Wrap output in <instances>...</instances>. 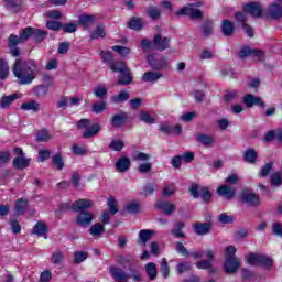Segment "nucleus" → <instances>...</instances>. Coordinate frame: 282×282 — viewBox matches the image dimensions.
Returning a JSON list of instances; mask_svg holds the SVG:
<instances>
[{"instance_id":"nucleus-1","label":"nucleus","mask_w":282,"mask_h":282,"mask_svg":"<svg viewBox=\"0 0 282 282\" xmlns=\"http://www.w3.org/2000/svg\"><path fill=\"white\" fill-rule=\"evenodd\" d=\"M41 64L34 59L23 62L21 58H17L12 72L17 78L18 85H32L36 80V74H41Z\"/></svg>"},{"instance_id":"nucleus-2","label":"nucleus","mask_w":282,"mask_h":282,"mask_svg":"<svg viewBox=\"0 0 282 282\" xmlns=\"http://www.w3.org/2000/svg\"><path fill=\"white\" fill-rule=\"evenodd\" d=\"M199 6H202V2L189 3L178 10L176 17H189L194 21H202L204 19V12L197 9Z\"/></svg>"},{"instance_id":"nucleus-3","label":"nucleus","mask_w":282,"mask_h":282,"mask_svg":"<svg viewBox=\"0 0 282 282\" xmlns=\"http://www.w3.org/2000/svg\"><path fill=\"white\" fill-rule=\"evenodd\" d=\"M189 194L194 199H199L202 197L205 204H210V199H213V194L208 187H200L196 183L192 184L189 187Z\"/></svg>"},{"instance_id":"nucleus-4","label":"nucleus","mask_w":282,"mask_h":282,"mask_svg":"<svg viewBox=\"0 0 282 282\" xmlns=\"http://www.w3.org/2000/svg\"><path fill=\"white\" fill-rule=\"evenodd\" d=\"M239 197L243 204H247V206H251V208H257L261 206V198L251 189H242L239 194Z\"/></svg>"},{"instance_id":"nucleus-5","label":"nucleus","mask_w":282,"mask_h":282,"mask_svg":"<svg viewBox=\"0 0 282 282\" xmlns=\"http://www.w3.org/2000/svg\"><path fill=\"white\" fill-rule=\"evenodd\" d=\"M235 20L237 21L238 28H242L249 39H254V29L248 24V15H246L245 11L236 12Z\"/></svg>"},{"instance_id":"nucleus-6","label":"nucleus","mask_w":282,"mask_h":282,"mask_svg":"<svg viewBox=\"0 0 282 282\" xmlns=\"http://www.w3.org/2000/svg\"><path fill=\"white\" fill-rule=\"evenodd\" d=\"M34 28L29 26L22 30L20 36L14 34L10 35V46L14 47V45H19L20 43H25L29 39H33Z\"/></svg>"},{"instance_id":"nucleus-7","label":"nucleus","mask_w":282,"mask_h":282,"mask_svg":"<svg viewBox=\"0 0 282 282\" xmlns=\"http://www.w3.org/2000/svg\"><path fill=\"white\" fill-rule=\"evenodd\" d=\"M13 153L18 156L13 159V167L18 170L28 169L30 166L31 159L25 158L23 153V149L14 148Z\"/></svg>"},{"instance_id":"nucleus-8","label":"nucleus","mask_w":282,"mask_h":282,"mask_svg":"<svg viewBox=\"0 0 282 282\" xmlns=\"http://www.w3.org/2000/svg\"><path fill=\"white\" fill-rule=\"evenodd\" d=\"M242 10L246 14H250L254 19H261V17H263V6L260 4V2L243 4Z\"/></svg>"},{"instance_id":"nucleus-9","label":"nucleus","mask_w":282,"mask_h":282,"mask_svg":"<svg viewBox=\"0 0 282 282\" xmlns=\"http://www.w3.org/2000/svg\"><path fill=\"white\" fill-rule=\"evenodd\" d=\"M148 63L152 69L160 70L169 67V61L166 57H156L155 54L148 55Z\"/></svg>"},{"instance_id":"nucleus-10","label":"nucleus","mask_w":282,"mask_h":282,"mask_svg":"<svg viewBox=\"0 0 282 282\" xmlns=\"http://www.w3.org/2000/svg\"><path fill=\"white\" fill-rule=\"evenodd\" d=\"M193 230H194L195 235H197L198 237H204V235H210L213 232V221L194 223Z\"/></svg>"},{"instance_id":"nucleus-11","label":"nucleus","mask_w":282,"mask_h":282,"mask_svg":"<svg viewBox=\"0 0 282 282\" xmlns=\"http://www.w3.org/2000/svg\"><path fill=\"white\" fill-rule=\"evenodd\" d=\"M241 267V259L237 257H227L224 263V270L228 274H235Z\"/></svg>"},{"instance_id":"nucleus-12","label":"nucleus","mask_w":282,"mask_h":282,"mask_svg":"<svg viewBox=\"0 0 282 282\" xmlns=\"http://www.w3.org/2000/svg\"><path fill=\"white\" fill-rule=\"evenodd\" d=\"M206 258L207 260H199L195 263L198 270H210V268H213V263L215 261V250L207 249Z\"/></svg>"},{"instance_id":"nucleus-13","label":"nucleus","mask_w":282,"mask_h":282,"mask_svg":"<svg viewBox=\"0 0 282 282\" xmlns=\"http://www.w3.org/2000/svg\"><path fill=\"white\" fill-rule=\"evenodd\" d=\"M3 6L11 14H19L23 12V0H2Z\"/></svg>"},{"instance_id":"nucleus-14","label":"nucleus","mask_w":282,"mask_h":282,"mask_svg":"<svg viewBox=\"0 0 282 282\" xmlns=\"http://www.w3.org/2000/svg\"><path fill=\"white\" fill-rule=\"evenodd\" d=\"M94 221V214L88 210H82L76 217V225L82 226V228H87Z\"/></svg>"},{"instance_id":"nucleus-15","label":"nucleus","mask_w":282,"mask_h":282,"mask_svg":"<svg viewBox=\"0 0 282 282\" xmlns=\"http://www.w3.org/2000/svg\"><path fill=\"white\" fill-rule=\"evenodd\" d=\"M129 119V115L124 111H121L120 113L112 115L110 118V124L115 129H122L124 124L127 123V120Z\"/></svg>"},{"instance_id":"nucleus-16","label":"nucleus","mask_w":282,"mask_h":282,"mask_svg":"<svg viewBox=\"0 0 282 282\" xmlns=\"http://www.w3.org/2000/svg\"><path fill=\"white\" fill-rule=\"evenodd\" d=\"M110 274L116 282H128L131 275L124 272L123 269L117 267H110Z\"/></svg>"},{"instance_id":"nucleus-17","label":"nucleus","mask_w":282,"mask_h":282,"mask_svg":"<svg viewBox=\"0 0 282 282\" xmlns=\"http://www.w3.org/2000/svg\"><path fill=\"white\" fill-rule=\"evenodd\" d=\"M243 102L246 104V106L249 108V109H252V107L258 106L260 107L261 109H265V102L263 101V99H261V97H257L254 95H246L243 97Z\"/></svg>"},{"instance_id":"nucleus-18","label":"nucleus","mask_w":282,"mask_h":282,"mask_svg":"<svg viewBox=\"0 0 282 282\" xmlns=\"http://www.w3.org/2000/svg\"><path fill=\"white\" fill-rule=\"evenodd\" d=\"M171 40L169 37L162 39L161 34L154 35L152 50H161L164 52V50H169Z\"/></svg>"},{"instance_id":"nucleus-19","label":"nucleus","mask_w":282,"mask_h":282,"mask_svg":"<svg viewBox=\"0 0 282 282\" xmlns=\"http://www.w3.org/2000/svg\"><path fill=\"white\" fill-rule=\"evenodd\" d=\"M94 206V202L89 199H78L72 204V210L74 213H83V210H89Z\"/></svg>"},{"instance_id":"nucleus-20","label":"nucleus","mask_w":282,"mask_h":282,"mask_svg":"<svg viewBox=\"0 0 282 282\" xmlns=\"http://www.w3.org/2000/svg\"><path fill=\"white\" fill-rule=\"evenodd\" d=\"M155 208H158L159 210H162V213H164V215H167V216L174 214L176 210L175 204L166 200L158 202L155 204Z\"/></svg>"},{"instance_id":"nucleus-21","label":"nucleus","mask_w":282,"mask_h":282,"mask_svg":"<svg viewBox=\"0 0 282 282\" xmlns=\"http://www.w3.org/2000/svg\"><path fill=\"white\" fill-rule=\"evenodd\" d=\"M268 17L274 21L282 19V6L276 2L271 3L268 9Z\"/></svg>"},{"instance_id":"nucleus-22","label":"nucleus","mask_w":282,"mask_h":282,"mask_svg":"<svg viewBox=\"0 0 282 282\" xmlns=\"http://www.w3.org/2000/svg\"><path fill=\"white\" fill-rule=\"evenodd\" d=\"M217 193L220 197L230 202V199L235 197V193H237V191L229 185H221L217 188Z\"/></svg>"},{"instance_id":"nucleus-23","label":"nucleus","mask_w":282,"mask_h":282,"mask_svg":"<svg viewBox=\"0 0 282 282\" xmlns=\"http://www.w3.org/2000/svg\"><path fill=\"white\" fill-rule=\"evenodd\" d=\"M196 141L203 147L213 148L215 147V137L206 133H199L196 135Z\"/></svg>"},{"instance_id":"nucleus-24","label":"nucleus","mask_w":282,"mask_h":282,"mask_svg":"<svg viewBox=\"0 0 282 282\" xmlns=\"http://www.w3.org/2000/svg\"><path fill=\"white\" fill-rule=\"evenodd\" d=\"M153 235H155L154 230L151 229H142L139 231V239L138 243L139 246H147V242L152 239Z\"/></svg>"},{"instance_id":"nucleus-25","label":"nucleus","mask_w":282,"mask_h":282,"mask_svg":"<svg viewBox=\"0 0 282 282\" xmlns=\"http://www.w3.org/2000/svg\"><path fill=\"white\" fill-rule=\"evenodd\" d=\"M20 109L22 111H33V113H39V111H41V104L36 100H30V101L23 102L20 106Z\"/></svg>"},{"instance_id":"nucleus-26","label":"nucleus","mask_w":282,"mask_h":282,"mask_svg":"<svg viewBox=\"0 0 282 282\" xmlns=\"http://www.w3.org/2000/svg\"><path fill=\"white\" fill-rule=\"evenodd\" d=\"M184 228H186V224H184V221H177L174 224V228L171 230V235L177 239H186V234L183 231Z\"/></svg>"},{"instance_id":"nucleus-27","label":"nucleus","mask_w":282,"mask_h":282,"mask_svg":"<svg viewBox=\"0 0 282 282\" xmlns=\"http://www.w3.org/2000/svg\"><path fill=\"white\" fill-rule=\"evenodd\" d=\"M131 167V160L127 156L120 158L116 163V169L119 173H127Z\"/></svg>"},{"instance_id":"nucleus-28","label":"nucleus","mask_w":282,"mask_h":282,"mask_svg":"<svg viewBox=\"0 0 282 282\" xmlns=\"http://www.w3.org/2000/svg\"><path fill=\"white\" fill-rule=\"evenodd\" d=\"M118 85H131L133 83V73L131 69L126 68L124 72L120 73Z\"/></svg>"},{"instance_id":"nucleus-29","label":"nucleus","mask_w":282,"mask_h":282,"mask_svg":"<svg viewBox=\"0 0 282 282\" xmlns=\"http://www.w3.org/2000/svg\"><path fill=\"white\" fill-rule=\"evenodd\" d=\"M100 123H95L90 127H88L83 133L82 137L84 140H89V138H95L97 133H100Z\"/></svg>"},{"instance_id":"nucleus-30","label":"nucleus","mask_w":282,"mask_h":282,"mask_svg":"<svg viewBox=\"0 0 282 282\" xmlns=\"http://www.w3.org/2000/svg\"><path fill=\"white\" fill-rule=\"evenodd\" d=\"M220 30L224 36H232L235 34V23L230 20H224Z\"/></svg>"},{"instance_id":"nucleus-31","label":"nucleus","mask_w":282,"mask_h":282,"mask_svg":"<svg viewBox=\"0 0 282 282\" xmlns=\"http://www.w3.org/2000/svg\"><path fill=\"white\" fill-rule=\"evenodd\" d=\"M14 100H19V95L12 94V95H4L0 99V109H9L10 105L14 102Z\"/></svg>"},{"instance_id":"nucleus-32","label":"nucleus","mask_w":282,"mask_h":282,"mask_svg":"<svg viewBox=\"0 0 282 282\" xmlns=\"http://www.w3.org/2000/svg\"><path fill=\"white\" fill-rule=\"evenodd\" d=\"M128 28L135 32H140V30H143L144 28V20H142V18L132 17L130 21H128Z\"/></svg>"},{"instance_id":"nucleus-33","label":"nucleus","mask_w":282,"mask_h":282,"mask_svg":"<svg viewBox=\"0 0 282 282\" xmlns=\"http://www.w3.org/2000/svg\"><path fill=\"white\" fill-rule=\"evenodd\" d=\"M162 73H156V72H145L142 75L141 80H143V83H158L160 80V78H162Z\"/></svg>"},{"instance_id":"nucleus-34","label":"nucleus","mask_w":282,"mask_h":282,"mask_svg":"<svg viewBox=\"0 0 282 282\" xmlns=\"http://www.w3.org/2000/svg\"><path fill=\"white\" fill-rule=\"evenodd\" d=\"M28 204H30L28 198H19L14 205L17 215H25V212L28 210Z\"/></svg>"},{"instance_id":"nucleus-35","label":"nucleus","mask_w":282,"mask_h":282,"mask_svg":"<svg viewBox=\"0 0 282 282\" xmlns=\"http://www.w3.org/2000/svg\"><path fill=\"white\" fill-rule=\"evenodd\" d=\"M204 39H208V36H213V32L215 26H213V20H205L200 26Z\"/></svg>"},{"instance_id":"nucleus-36","label":"nucleus","mask_w":282,"mask_h":282,"mask_svg":"<svg viewBox=\"0 0 282 282\" xmlns=\"http://www.w3.org/2000/svg\"><path fill=\"white\" fill-rule=\"evenodd\" d=\"M245 162H248V164H257V158H259V154L257 151L252 148H249L243 153Z\"/></svg>"},{"instance_id":"nucleus-37","label":"nucleus","mask_w":282,"mask_h":282,"mask_svg":"<svg viewBox=\"0 0 282 282\" xmlns=\"http://www.w3.org/2000/svg\"><path fill=\"white\" fill-rule=\"evenodd\" d=\"M33 235H37V237H44L47 239V226H45L42 221H39L33 227Z\"/></svg>"},{"instance_id":"nucleus-38","label":"nucleus","mask_w":282,"mask_h":282,"mask_svg":"<svg viewBox=\"0 0 282 282\" xmlns=\"http://www.w3.org/2000/svg\"><path fill=\"white\" fill-rule=\"evenodd\" d=\"M258 265H261V268H264V270H272V267L274 265V260L268 256L260 254Z\"/></svg>"},{"instance_id":"nucleus-39","label":"nucleus","mask_w":282,"mask_h":282,"mask_svg":"<svg viewBox=\"0 0 282 282\" xmlns=\"http://www.w3.org/2000/svg\"><path fill=\"white\" fill-rule=\"evenodd\" d=\"M145 272L150 279V281H155L158 279V267L153 262H149L145 264Z\"/></svg>"},{"instance_id":"nucleus-40","label":"nucleus","mask_w":282,"mask_h":282,"mask_svg":"<svg viewBox=\"0 0 282 282\" xmlns=\"http://www.w3.org/2000/svg\"><path fill=\"white\" fill-rule=\"evenodd\" d=\"M64 259L65 253L62 250L57 249L52 253L51 263H53V265H61Z\"/></svg>"},{"instance_id":"nucleus-41","label":"nucleus","mask_w":282,"mask_h":282,"mask_svg":"<svg viewBox=\"0 0 282 282\" xmlns=\"http://www.w3.org/2000/svg\"><path fill=\"white\" fill-rule=\"evenodd\" d=\"M10 74V66L8 62L3 58H0V79L6 80Z\"/></svg>"},{"instance_id":"nucleus-42","label":"nucleus","mask_w":282,"mask_h":282,"mask_svg":"<svg viewBox=\"0 0 282 282\" xmlns=\"http://www.w3.org/2000/svg\"><path fill=\"white\" fill-rule=\"evenodd\" d=\"M105 36H107L105 26L97 25L95 31L90 34V41H96V39H105Z\"/></svg>"},{"instance_id":"nucleus-43","label":"nucleus","mask_w":282,"mask_h":282,"mask_svg":"<svg viewBox=\"0 0 282 282\" xmlns=\"http://www.w3.org/2000/svg\"><path fill=\"white\" fill-rule=\"evenodd\" d=\"M88 258L89 253H87L86 251H76L74 253L73 263H75V265H80V263H83V261H86V259Z\"/></svg>"},{"instance_id":"nucleus-44","label":"nucleus","mask_w":282,"mask_h":282,"mask_svg":"<svg viewBox=\"0 0 282 282\" xmlns=\"http://www.w3.org/2000/svg\"><path fill=\"white\" fill-rule=\"evenodd\" d=\"M45 36H47V31L33 28V41H35V43H43Z\"/></svg>"},{"instance_id":"nucleus-45","label":"nucleus","mask_w":282,"mask_h":282,"mask_svg":"<svg viewBox=\"0 0 282 282\" xmlns=\"http://www.w3.org/2000/svg\"><path fill=\"white\" fill-rule=\"evenodd\" d=\"M109 67L111 72H119V74L129 68L127 67V62H112Z\"/></svg>"},{"instance_id":"nucleus-46","label":"nucleus","mask_w":282,"mask_h":282,"mask_svg":"<svg viewBox=\"0 0 282 282\" xmlns=\"http://www.w3.org/2000/svg\"><path fill=\"white\" fill-rule=\"evenodd\" d=\"M89 232L93 237H100V235L105 232V226L100 223H96L90 227Z\"/></svg>"},{"instance_id":"nucleus-47","label":"nucleus","mask_w":282,"mask_h":282,"mask_svg":"<svg viewBox=\"0 0 282 282\" xmlns=\"http://www.w3.org/2000/svg\"><path fill=\"white\" fill-rule=\"evenodd\" d=\"M158 191V185L154 183H147L143 186V191L141 192V195L144 197H149V195H153L154 192Z\"/></svg>"},{"instance_id":"nucleus-48","label":"nucleus","mask_w":282,"mask_h":282,"mask_svg":"<svg viewBox=\"0 0 282 282\" xmlns=\"http://www.w3.org/2000/svg\"><path fill=\"white\" fill-rule=\"evenodd\" d=\"M139 120L145 124H155V118L151 117V115L144 110H141Z\"/></svg>"},{"instance_id":"nucleus-49","label":"nucleus","mask_w":282,"mask_h":282,"mask_svg":"<svg viewBox=\"0 0 282 282\" xmlns=\"http://www.w3.org/2000/svg\"><path fill=\"white\" fill-rule=\"evenodd\" d=\"M111 100L116 105H120V102H127V100H129V93L128 91H121L118 95L112 96Z\"/></svg>"},{"instance_id":"nucleus-50","label":"nucleus","mask_w":282,"mask_h":282,"mask_svg":"<svg viewBox=\"0 0 282 282\" xmlns=\"http://www.w3.org/2000/svg\"><path fill=\"white\" fill-rule=\"evenodd\" d=\"M251 58H253L257 63L265 62V52L261 50H251Z\"/></svg>"},{"instance_id":"nucleus-51","label":"nucleus","mask_w":282,"mask_h":282,"mask_svg":"<svg viewBox=\"0 0 282 282\" xmlns=\"http://www.w3.org/2000/svg\"><path fill=\"white\" fill-rule=\"evenodd\" d=\"M105 109H107V101L105 100L96 101L91 106L93 113H102Z\"/></svg>"},{"instance_id":"nucleus-52","label":"nucleus","mask_w":282,"mask_h":282,"mask_svg":"<svg viewBox=\"0 0 282 282\" xmlns=\"http://www.w3.org/2000/svg\"><path fill=\"white\" fill-rule=\"evenodd\" d=\"M100 57L108 67L113 63V53L110 51H101Z\"/></svg>"},{"instance_id":"nucleus-53","label":"nucleus","mask_w":282,"mask_h":282,"mask_svg":"<svg viewBox=\"0 0 282 282\" xmlns=\"http://www.w3.org/2000/svg\"><path fill=\"white\" fill-rule=\"evenodd\" d=\"M53 164L56 166L57 171H63L65 166V161H63V156L61 153L55 154L53 158Z\"/></svg>"},{"instance_id":"nucleus-54","label":"nucleus","mask_w":282,"mask_h":282,"mask_svg":"<svg viewBox=\"0 0 282 282\" xmlns=\"http://www.w3.org/2000/svg\"><path fill=\"white\" fill-rule=\"evenodd\" d=\"M148 15L150 17V19H153V21L160 19V15L162 14V11H160V9H158L156 7L150 6L147 10Z\"/></svg>"},{"instance_id":"nucleus-55","label":"nucleus","mask_w":282,"mask_h":282,"mask_svg":"<svg viewBox=\"0 0 282 282\" xmlns=\"http://www.w3.org/2000/svg\"><path fill=\"white\" fill-rule=\"evenodd\" d=\"M51 139L52 137L50 135V132H47V130L39 131L35 135V140L37 142H48Z\"/></svg>"},{"instance_id":"nucleus-56","label":"nucleus","mask_w":282,"mask_h":282,"mask_svg":"<svg viewBox=\"0 0 282 282\" xmlns=\"http://www.w3.org/2000/svg\"><path fill=\"white\" fill-rule=\"evenodd\" d=\"M108 147L110 151H122L124 149V142L122 140H112Z\"/></svg>"},{"instance_id":"nucleus-57","label":"nucleus","mask_w":282,"mask_h":282,"mask_svg":"<svg viewBox=\"0 0 282 282\" xmlns=\"http://www.w3.org/2000/svg\"><path fill=\"white\" fill-rule=\"evenodd\" d=\"M175 191H177V187H175L174 184L165 185L163 188V197H172V195H175Z\"/></svg>"},{"instance_id":"nucleus-58","label":"nucleus","mask_w":282,"mask_h":282,"mask_svg":"<svg viewBox=\"0 0 282 282\" xmlns=\"http://www.w3.org/2000/svg\"><path fill=\"white\" fill-rule=\"evenodd\" d=\"M133 160L135 162H149V160H151V154H147L144 152H137L133 155Z\"/></svg>"},{"instance_id":"nucleus-59","label":"nucleus","mask_w":282,"mask_h":282,"mask_svg":"<svg viewBox=\"0 0 282 282\" xmlns=\"http://www.w3.org/2000/svg\"><path fill=\"white\" fill-rule=\"evenodd\" d=\"M126 210H128L131 215H137V213H140V204L137 202H131L126 206Z\"/></svg>"},{"instance_id":"nucleus-60","label":"nucleus","mask_w":282,"mask_h":282,"mask_svg":"<svg viewBox=\"0 0 282 282\" xmlns=\"http://www.w3.org/2000/svg\"><path fill=\"white\" fill-rule=\"evenodd\" d=\"M108 208L111 215H116V213H118V204H116V198H113V196H110L108 198Z\"/></svg>"},{"instance_id":"nucleus-61","label":"nucleus","mask_w":282,"mask_h":282,"mask_svg":"<svg viewBox=\"0 0 282 282\" xmlns=\"http://www.w3.org/2000/svg\"><path fill=\"white\" fill-rule=\"evenodd\" d=\"M259 259H261V254L259 253H249L247 257V262L249 265H259Z\"/></svg>"},{"instance_id":"nucleus-62","label":"nucleus","mask_w":282,"mask_h":282,"mask_svg":"<svg viewBox=\"0 0 282 282\" xmlns=\"http://www.w3.org/2000/svg\"><path fill=\"white\" fill-rule=\"evenodd\" d=\"M272 234L275 237H280L282 239V224L281 223H273L271 226Z\"/></svg>"},{"instance_id":"nucleus-63","label":"nucleus","mask_w":282,"mask_h":282,"mask_svg":"<svg viewBox=\"0 0 282 282\" xmlns=\"http://www.w3.org/2000/svg\"><path fill=\"white\" fill-rule=\"evenodd\" d=\"M282 184V175L281 172H275L271 175V185L272 186H281Z\"/></svg>"},{"instance_id":"nucleus-64","label":"nucleus","mask_w":282,"mask_h":282,"mask_svg":"<svg viewBox=\"0 0 282 282\" xmlns=\"http://www.w3.org/2000/svg\"><path fill=\"white\" fill-rule=\"evenodd\" d=\"M79 25H89V23H94V15H80L78 20Z\"/></svg>"}]
</instances>
